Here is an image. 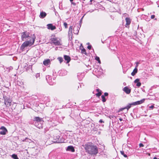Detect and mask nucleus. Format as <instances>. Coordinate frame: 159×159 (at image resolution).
I'll list each match as a JSON object with an SVG mask.
<instances>
[{"label":"nucleus","instance_id":"c03bdc74","mask_svg":"<svg viewBox=\"0 0 159 159\" xmlns=\"http://www.w3.org/2000/svg\"><path fill=\"white\" fill-rule=\"evenodd\" d=\"M82 73H78L77 74V76L78 77V78L80 79V78H79V76L81 75H82Z\"/></svg>","mask_w":159,"mask_h":159},{"label":"nucleus","instance_id":"72a5a7b5","mask_svg":"<svg viewBox=\"0 0 159 159\" xmlns=\"http://www.w3.org/2000/svg\"><path fill=\"white\" fill-rule=\"evenodd\" d=\"M35 77L37 79L39 78V79L40 77V74L39 73H37L35 75Z\"/></svg>","mask_w":159,"mask_h":159},{"label":"nucleus","instance_id":"dca6fc26","mask_svg":"<svg viewBox=\"0 0 159 159\" xmlns=\"http://www.w3.org/2000/svg\"><path fill=\"white\" fill-rule=\"evenodd\" d=\"M64 59L67 61V63H69L71 60L70 57L66 55H64Z\"/></svg>","mask_w":159,"mask_h":159},{"label":"nucleus","instance_id":"aec40b11","mask_svg":"<svg viewBox=\"0 0 159 159\" xmlns=\"http://www.w3.org/2000/svg\"><path fill=\"white\" fill-rule=\"evenodd\" d=\"M50 60L49 59H46V60H45L43 62V64L46 66H48V65L50 64Z\"/></svg>","mask_w":159,"mask_h":159},{"label":"nucleus","instance_id":"c9c22d12","mask_svg":"<svg viewBox=\"0 0 159 159\" xmlns=\"http://www.w3.org/2000/svg\"><path fill=\"white\" fill-rule=\"evenodd\" d=\"M154 107L153 105H151L149 107V108L150 109H152L154 108Z\"/></svg>","mask_w":159,"mask_h":159},{"label":"nucleus","instance_id":"9b49d317","mask_svg":"<svg viewBox=\"0 0 159 159\" xmlns=\"http://www.w3.org/2000/svg\"><path fill=\"white\" fill-rule=\"evenodd\" d=\"M80 28L78 26H74L73 29V33L75 34H78Z\"/></svg>","mask_w":159,"mask_h":159},{"label":"nucleus","instance_id":"b1692460","mask_svg":"<svg viewBox=\"0 0 159 159\" xmlns=\"http://www.w3.org/2000/svg\"><path fill=\"white\" fill-rule=\"evenodd\" d=\"M17 84L19 86H21L23 84V83L22 81L18 80L17 82Z\"/></svg>","mask_w":159,"mask_h":159},{"label":"nucleus","instance_id":"de8ad7c7","mask_svg":"<svg viewBox=\"0 0 159 159\" xmlns=\"http://www.w3.org/2000/svg\"><path fill=\"white\" fill-rule=\"evenodd\" d=\"M119 120L120 121H122L123 120L121 118H119Z\"/></svg>","mask_w":159,"mask_h":159},{"label":"nucleus","instance_id":"603ef678","mask_svg":"<svg viewBox=\"0 0 159 159\" xmlns=\"http://www.w3.org/2000/svg\"><path fill=\"white\" fill-rule=\"evenodd\" d=\"M93 0H90V1L92 2Z\"/></svg>","mask_w":159,"mask_h":159},{"label":"nucleus","instance_id":"49530a36","mask_svg":"<svg viewBox=\"0 0 159 159\" xmlns=\"http://www.w3.org/2000/svg\"><path fill=\"white\" fill-rule=\"evenodd\" d=\"M96 90H97V92H100V90L99 89H97Z\"/></svg>","mask_w":159,"mask_h":159},{"label":"nucleus","instance_id":"37998d69","mask_svg":"<svg viewBox=\"0 0 159 159\" xmlns=\"http://www.w3.org/2000/svg\"><path fill=\"white\" fill-rule=\"evenodd\" d=\"M9 70L10 71V70H11L13 69V67L12 66H10L8 68Z\"/></svg>","mask_w":159,"mask_h":159},{"label":"nucleus","instance_id":"6e6552de","mask_svg":"<svg viewBox=\"0 0 159 159\" xmlns=\"http://www.w3.org/2000/svg\"><path fill=\"white\" fill-rule=\"evenodd\" d=\"M3 98L4 99L5 104L6 105H7L9 103H10L11 102V100L9 98L6 96H4Z\"/></svg>","mask_w":159,"mask_h":159},{"label":"nucleus","instance_id":"f704fd0d","mask_svg":"<svg viewBox=\"0 0 159 159\" xmlns=\"http://www.w3.org/2000/svg\"><path fill=\"white\" fill-rule=\"evenodd\" d=\"M136 66H135V68H137V67L138 66V65L139 64V62H136Z\"/></svg>","mask_w":159,"mask_h":159},{"label":"nucleus","instance_id":"4c0bfd02","mask_svg":"<svg viewBox=\"0 0 159 159\" xmlns=\"http://www.w3.org/2000/svg\"><path fill=\"white\" fill-rule=\"evenodd\" d=\"M64 72V75H66L67 74V72L66 71H65V70H63V71L61 70V72Z\"/></svg>","mask_w":159,"mask_h":159},{"label":"nucleus","instance_id":"39448f33","mask_svg":"<svg viewBox=\"0 0 159 159\" xmlns=\"http://www.w3.org/2000/svg\"><path fill=\"white\" fill-rule=\"evenodd\" d=\"M46 78L48 83L49 85H52L54 84L55 83L53 81H54V79H52L51 76L49 75H47Z\"/></svg>","mask_w":159,"mask_h":159},{"label":"nucleus","instance_id":"7ed1b4c3","mask_svg":"<svg viewBox=\"0 0 159 159\" xmlns=\"http://www.w3.org/2000/svg\"><path fill=\"white\" fill-rule=\"evenodd\" d=\"M21 39L23 41L32 40V37L29 36V33L27 31H25L21 33Z\"/></svg>","mask_w":159,"mask_h":159},{"label":"nucleus","instance_id":"a878e982","mask_svg":"<svg viewBox=\"0 0 159 159\" xmlns=\"http://www.w3.org/2000/svg\"><path fill=\"white\" fill-rule=\"evenodd\" d=\"M93 71H95L97 73H98V74H101L102 73V72H101L100 71H99V70L98 69H95L93 70Z\"/></svg>","mask_w":159,"mask_h":159},{"label":"nucleus","instance_id":"09e8293b","mask_svg":"<svg viewBox=\"0 0 159 159\" xmlns=\"http://www.w3.org/2000/svg\"><path fill=\"white\" fill-rule=\"evenodd\" d=\"M153 159H157V158L156 157H154V158H153Z\"/></svg>","mask_w":159,"mask_h":159},{"label":"nucleus","instance_id":"bb28decb","mask_svg":"<svg viewBox=\"0 0 159 159\" xmlns=\"http://www.w3.org/2000/svg\"><path fill=\"white\" fill-rule=\"evenodd\" d=\"M11 157L14 159H19L17 157V155L15 154H13L12 155Z\"/></svg>","mask_w":159,"mask_h":159},{"label":"nucleus","instance_id":"f3484780","mask_svg":"<svg viewBox=\"0 0 159 159\" xmlns=\"http://www.w3.org/2000/svg\"><path fill=\"white\" fill-rule=\"evenodd\" d=\"M123 90L127 94H129L131 92V89H129L127 86L125 87Z\"/></svg>","mask_w":159,"mask_h":159},{"label":"nucleus","instance_id":"f03ea898","mask_svg":"<svg viewBox=\"0 0 159 159\" xmlns=\"http://www.w3.org/2000/svg\"><path fill=\"white\" fill-rule=\"evenodd\" d=\"M35 37H32V39L27 40L25 42L21 45L20 48L21 49L24 50V48L28 46H31L34 43Z\"/></svg>","mask_w":159,"mask_h":159},{"label":"nucleus","instance_id":"0eeeda50","mask_svg":"<svg viewBox=\"0 0 159 159\" xmlns=\"http://www.w3.org/2000/svg\"><path fill=\"white\" fill-rule=\"evenodd\" d=\"M0 129L2 130L0 132V134L2 135H5L6 133L7 132V130L6 128L3 126H2L0 128Z\"/></svg>","mask_w":159,"mask_h":159},{"label":"nucleus","instance_id":"5701e85b","mask_svg":"<svg viewBox=\"0 0 159 159\" xmlns=\"http://www.w3.org/2000/svg\"><path fill=\"white\" fill-rule=\"evenodd\" d=\"M137 68H135L134 69V70L131 73V75L133 76H134L136 74L137 72Z\"/></svg>","mask_w":159,"mask_h":159},{"label":"nucleus","instance_id":"c85d7f7f","mask_svg":"<svg viewBox=\"0 0 159 159\" xmlns=\"http://www.w3.org/2000/svg\"><path fill=\"white\" fill-rule=\"evenodd\" d=\"M95 59L98 61L99 63H101V61L100 60L99 57H98L96 56L95 58Z\"/></svg>","mask_w":159,"mask_h":159},{"label":"nucleus","instance_id":"2eb2a0df","mask_svg":"<svg viewBox=\"0 0 159 159\" xmlns=\"http://www.w3.org/2000/svg\"><path fill=\"white\" fill-rule=\"evenodd\" d=\"M66 150L67 151H70L72 152H74L75 151L74 147L72 146H68L67 147Z\"/></svg>","mask_w":159,"mask_h":159},{"label":"nucleus","instance_id":"473e14b6","mask_svg":"<svg viewBox=\"0 0 159 159\" xmlns=\"http://www.w3.org/2000/svg\"><path fill=\"white\" fill-rule=\"evenodd\" d=\"M63 25H64L65 26V28H67L68 25H67V24L66 22H64Z\"/></svg>","mask_w":159,"mask_h":159},{"label":"nucleus","instance_id":"a19ab883","mask_svg":"<svg viewBox=\"0 0 159 159\" xmlns=\"http://www.w3.org/2000/svg\"><path fill=\"white\" fill-rule=\"evenodd\" d=\"M139 146L140 147H143L144 146V145L142 143H140L139 144Z\"/></svg>","mask_w":159,"mask_h":159},{"label":"nucleus","instance_id":"6e6d98bb","mask_svg":"<svg viewBox=\"0 0 159 159\" xmlns=\"http://www.w3.org/2000/svg\"><path fill=\"white\" fill-rule=\"evenodd\" d=\"M157 19L156 18V19H155V20H157Z\"/></svg>","mask_w":159,"mask_h":159},{"label":"nucleus","instance_id":"2f4dec72","mask_svg":"<svg viewBox=\"0 0 159 159\" xmlns=\"http://www.w3.org/2000/svg\"><path fill=\"white\" fill-rule=\"evenodd\" d=\"M101 94H102V93L101 92V91H100V92H99L97 93H96V95L98 97H99L100 96H101Z\"/></svg>","mask_w":159,"mask_h":159},{"label":"nucleus","instance_id":"58836bf2","mask_svg":"<svg viewBox=\"0 0 159 159\" xmlns=\"http://www.w3.org/2000/svg\"><path fill=\"white\" fill-rule=\"evenodd\" d=\"M108 95V93H107L106 92V93H104V95H103L104 96H107Z\"/></svg>","mask_w":159,"mask_h":159},{"label":"nucleus","instance_id":"ea45409f","mask_svg":"<svg viewBox=\"0 0 159 159\" xmlns=\"http://www.w3.org/2000/svg\"><path fill=\"white\" fill-rule=\"evenodd\" d=\"M99 122L101 123H104V121H103L102 120V119H101L99 121Z\"/></svg>","mask_w":159,"mask_h":159},{"label":"nucleus","instance_id":"f257e3e1","mask_svg":"<svg viewBox=\"0 0 159 159\" xmlns=\"http://www.w3.org/2000/svg\"><path fill=\"white\" fill-rule=\"evenodd\" d=\"M82 146L85 148L86 152L90 154L96 155L98 153L97 146L91 143H88Z\"/></svg>","mask_w":159,"mask_h":159},{"label":"nucleus","instance_id":"7c9ffc66","mask_svg":"<svg viewBox=\"0 0 159 159\" xmlns=\"http://www.w3.org/2000/svg\"><path fill=\"white\" fill-rule=\"evenodd\" d=\"M57 59H58L59 61L60 62V63H61L63 61V58L61 57H58L57 58Z\"/></svg>","mask_w":159,"mask_h":159},{"label":"nucleus","instance_id":"ddd939ff","mask_svg":"<svg viewBox=\"0 0 159 159\" xmlns=\"http://www.w3.org/2000/svg\"><path fill=\"white\" fill-rule=\"evenodd\" d=\"M144 101H145V99H143L140 101H136L135 102H133V104L134 105V106H135V105H139V104H141L142 103H143V102H144Z\"/></svg>","mask_w":159,"mask_h":159},{"label":"nucleus","instance_id":"79ce46f5","mask_svg":"<svg viewBox=\"0 0 159 159\" xmlns=\"http://www.w3.org/2000/svg\"><path fill=\"white\" fill-rule=\"evenodd\" d=\"M155 17V16L154 15H152L151 16V18L152 19H154Z\"/></svg>","mask_w":159,"mask_h":159},{"label":"nucleus","instance_id":"4468645a","mask_svg":"<svg viewBox=\"0 0 159 159\" xmlns=\"http://www.w3.org/2000/svg\"><path fill=\"white\" fill-rule=\"evenodd\" d=\"M72 30H73V26H70L68 31V35L69 37H72Z\"/></svg>","mask_w":159,"mask_h":159},{"label":"nucleus","instance_id":"4d7b16f0","mask_svg":"<svg viewBox=\"0 0 159 159\" xmlns=\"http://www.w3.org/2000/svg\"><path fill=\"white\" fill-rule=\"evenodd\" d=\"M158 159H159V158H158Z\"/></svg>","mask_w":159,"mask_h":159},{"label":"nucleus","instance_id":"c756f323","mask_svg":"<svg viewBox=\"0 0 159 159\" xmlns=\"http://www.w3.org/2000/svg\"><path fill=\"white\" fill-rule=\"evenodd\" d=\"M101 98L102 99V101L103 102H105L106 101V99L105 97L104 96L102 95L101 96Z\"/></svg>","mask_w":159,"mask_h":159},{"label":"nucleus","instance_id":"3c124183","mask_svg":"<svg viewBox=\"0 0 159 159\" xmlns=\"http://www.w3.org/2000/svg\"><path fill=\"white\" fill-rule=\"evenodd\" d=\"M28 139H27V138H26V139H25V141H27V140H28Z\"/></svg>","mask_w":159,"mask_h":159},{"label":"nucleus","instance_id":"393cba45","mask_svg":"<svg viewBox=\"0 0 159 159\" xmlns=\"http://www.w3.org/2000/svg\"><path fill=\"white\" fill-rule=\"evenodd\" d=\"M83 46L80 47V49H81L82 52L83 53L86 54V50L84 48H83Z\"/></svg>","mask_w":159,"mask_h":159},{"label":"nucleus","instance_id":"1a4fd4ad","mask_svg":"<svg viewBox=\"0 0 159 159\" xmlns=\"http://www.w3.org/2000/svg\"><path fill=\"white\" fill-rule=\"evenodd\" d=\"M133 104V103L129 104L126 107L120 109H119V111H122L126 109H127V111H128L131 107L132 106H134Z\"/></svg>","mask_w":159,"mask_h":159},{"label":"nucleus","instance_id":"423d86ee","mask_svg":"<svg viewBox=\"0 0 159 159\" xmlns=\"http://www.w3.org/2000/svg\"><path fill=\"white\" fill-rule=\"evenodd\" d=\"M33 121L34 123H43V119L39 117H35L33 119Z\"/></svg>","mask_w":159,"mask_h":159},{"label":"nucleus","instance_id":"5fc2aeb1","mask_svg":"<svg viewBox=\"0 0 159 159\" xmlns=\"http://www.w3.org/2000/svg\"><path fill=\"white\" fill-rule=\"evenodd\" d=\"M83 18V17L82 18H81V20H82V19Z\"/></svg>","mask_w":159,"mask_h":159},{"label":"nucleus","instance_id":"9d476101","mask_svg":"<svg viewBox=\"0 0 159 159\" xmlns=\"http://www.w3.org/2000/svg\"><path fill=\"white\" fill-rule=\"evenodd\" d=\"M48 29L51 30H54L56 29L55 26L53 25L52 24H48L47 25Z\"/></svg>","mask_w":159,"mask_h":159},{"label":"nucleus","instance_id":"6ab92c4d","mask_svg":"<svg viewBox=\"0 0 159 159\" xmlns=\"http://www.w3.org/2000/svg\"><path fill=\"white\" fill-rule=\"evenodd\" d=\"M134 82L135 83H136V86L138 87H140L141 85V83L139 82V79H136L134 81Z\"/></svg>","mask_w":159,"mask_h":159},{"label":"nucleus","instance_id":"cd10ccee","mask_svg":"<svg viewBox=\"0 0 159 159\" xmlns=\"http://www.w3.org/2000/svg\"><path fill=\"white\" fill-rule=\"evenodd\" d=\"M120 152L121 154L123 155L124 157H127V155L125 154L124 152L123 151H120Z\"/></svg>","mask_w":159,"mask_h":159},{"label":"nucleus","instance_id":"a211bd4d","mask_svg":"<svg viewBox=\"0 0 159 159\" xmlns=\"http://www.w3.org/2000/svg\"><path fill=\"white\" fill-rule=\"evenodd\" d=\"M125 20L126 22L125 26L127 27L131 23V20L130 18L127 17L125 18Z\"/></svg>","mask_w":159,"mask_h":159},{"label":"nucleus","instance_id":"412c9836","mask_svg":"<svg viewBox=\"0 0 159 159\" xmlns=\"http://www.w3.org/2000/svg\"><path fill=\"white\" fill-rule=\"evenodd\" d=\"M60 137L58 135L56 136V137H54V139H56V142L58 143H62L63 142H62L61 140H60Z\"/></svg>","mask_w":159,"mask_h":159},{"label":"nucleus","instance_id":"e433bc0d","mask_svg":"<svg viewBox=\"0 0 159 159\" xmlns=\"http://www.w3.org/2000/svg\"><path fill=\"white\" fill-rule=\"evenodd\" d=\"M92 47L91 46V45H89L88 47H87V48H88L89 49V50H90L92 48Z\"/></svg>","mask_w":159,"mask_h":159},{"label":"nucleus","instance_id":"8fccbe9b","mask_svg":"<svg viewBox=\"0 0 159 159\" xmlns=\"http://www.w3.org/2000/svg\"><path fill=\"white\" fill-rule=\"evenodd\" d=\"M73 0H70V2H72Z\"/></svg>","mask_w":159,"mask_h":159},{"label":"nucleus","instance_id":"4be33fe9","mask_svg":"<svg viewBox=\"0 0 159 159\" xmlns=\"http://www.w3.org/2000/svg\"><path fill=\"white\" fill-rule=\"evenodd\" d=\"M47 14L45 12H41L40 15V17L41 18H43L46 16Z\"/></svg>","mask_w":159,"mask_h":159},{"label":"nucleus","instance_id":"f8f14e48","mask_svg":"<svg viewBox=\"0 0 159 159\" xmlns=\"http://www.w3.org/2000/svg\"><path fill=\"white\" fill-rule=\"evenodd\" d=\"M43 123H34V125L38 128L40 129L43 128Z\"/></svg>","mask_w":159,"mask_h":159},{"label":"nucleus","instance_id":"864d4df0","mask_svg":"<svg viewBox=\"0 0 159 159\" xmlns=\"http://www.w3.org/2000/svg\"><path fill=\"white\" fill-rule=\"evenodd\" d=\"M102 70V69H99V70Z\"/></svg>","mask_w":159,"mask_h":159},{"label":"nucleus","instance_id":"20e7f679","mask_svg":"<svg viewBox=\"0 0 159 159\" xmlns=\"http://www.w3.org/2000/svg\"><path fill=\"white\" fill-rule=\"evenodd\" d=\"M50 40L52 43H53L55 45H61L62 44L60 41V40L58 39L57 38L55 37L52 38L50 39Z\"/></svg>","mask_w":159,"mask_h":159},{"label":"nucleus","instance_id":"a18cd8bd","mask_svg":"<svg viewBox=\"0 0 159 159\" xmlns=\"http://www.w3.org/2000/svg\"><path fill=\"white\" fill-rule=\"evenodd\" d=\"M71 4H72L73 6H75L76 5V3L74 2H71Z\"/></svg>","mask_w":159,"mask_h":159}]
</instances>
